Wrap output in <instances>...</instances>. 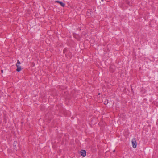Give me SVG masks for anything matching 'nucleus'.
Wrapping results in <instances>:
<instances>
[{
    "label": "nucleus",
    "instance_id": "4",
    "mask_svg": "<svg viewBox=\"0 0 158 158\" xmlns=\"http://www.w3.org/2000/svg\"><path fill=\"white\" fill-rule=\"evenodd\" d=\"M55 2L59 3L60 5L63 7H64L65 5V4L64 3H63L58 1H55Z\"/></svg>",
    "mask_w": 158,
    "mask_h": 158
},
{
    "label": "nucleus",
    "instance_id": "3",
    "mask_svg": "<svg viewBox=\"0 0 158 158\" xmlns=\"http://www.w3.org/2000/svg\"><path fill=\"white\" fill-rule=\"evenodd\" d=\"M81 154L82 156H85L86 155V151L84 150H82L81 151Z\"/></svg>",
    "mask_w": 158,
    "mask_h": 158
},
{
    "label": "nucleus",
    "instance_id": "7",
    "mask_svg": "<svg viewBox=\"0 0 158 158\" xmlns=\"http://www.w3.org/2000/svg\"><path fill=\"white\" fill-rule=\"evenodd\" d=\"M110 71H111V72H113V71H112L111 70H110Z\"/></svg>",
    "mask_w": 158,
    "mask_h": 158
},
{
    "label": "nucleus",
    "instance_id": "2",
    "mask_svg": "<svg viewBox=\"0 0 158 158\" xmlns=\"http://www.w3.org/2000/svg\"><path fill=\"white\" fill-rule=\"evenodd\" d=\"M133 147L134 148H135L137 146V143L135 139L133 138L131 141Z\"/></svg>",
    "mask_w": 158,
    "mask_h": 158
},
{
    "label": "nucleus",
    "instance_id": "5",
    "mask_svg": "<svg viewBox=\"0 0 158 158\" xmlns=\"http://www.w3.org/2000/svg\"><path fill=\"white\" fill-rule=\"evenodd\" d=\"M67 51V48H65L63 50V53H65Z\"/></svg>",
    "mask_w": 158,
    "mask_h": 158
},
{
    "label": "nucleus",
    "instance_id": "6",
    "mask_svg": "<svg viewBox=\"0 0 158 158\" xmlns=\"http://www.w3.org/2000/svg\"><path fill=\"white\" fill-rule=\"evenodd\" d=\"M3 70H1V72H2V73H3Z\"/></svg>",
    "mask_w": 158,
    "mask_h": 158
},
{
    "label": "nucleus",
    "instance_id": "1",
    "mask_svg": "<svg viewBox=\"0 0 158 158\" xmlns=\"http://www.w3.org/2000/svg\"><path fill=\"white\" fill-rule=\"evenodd\" d=\"M20 62L19 60H18L17 63L16 64V66L17 67V68L16 69V71L18 72H19L21 70V67L20 66Z\"/></svg>",
    "mask_w": 158,
    "mask_h": 158
}]
</instances>
